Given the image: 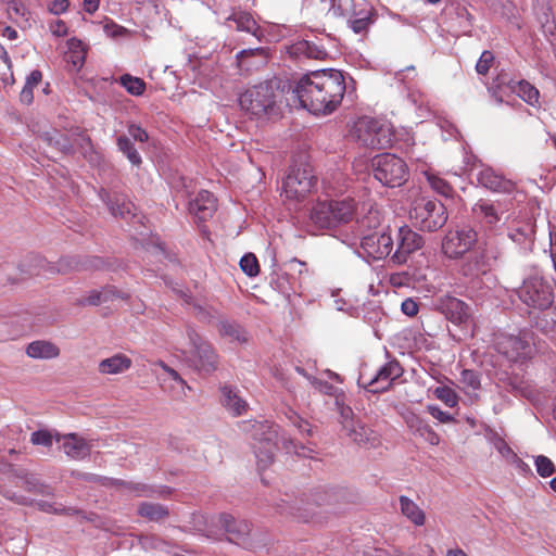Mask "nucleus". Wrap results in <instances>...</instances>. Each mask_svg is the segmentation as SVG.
<instances>
[{
  "instance_id": "29",
  "label": "nucleus",
  "mask_w": 556,
  "mask_h": 556,
  "mask_svg": "<svg viewBox=\"0 0 556 556\" xmlns=\"http://www.w3.org/2000/svg\"><path fill=\"white\" fill-rule=\"evenodd\" d=\"M222 404L233 416H240L245 413L248 403L239 395L238 391L229 386L220 388Z\"/></svg>"
},
{
  "instance_id": "51",
  "label": "nucleus",
  "mask_w": 556,
  "mask_h": 556,
  "mask_svg": "<svg viewBox=\"0 0 556 556\" xmlns=\"http://www.w3.org/2000/svg\"><path fill=\"white\" fill-rule=\"evenodd\" d=\"M460 382L471 390H478L480 388L479 375L470 369H464L460 372Z\"/></svg>"
},
{
  "instance_id": "46",
  "label": "nucleus",
  "mask_w": 556,
  "mask_h": 556,
  "mask_svg": "<svg viewBox=\"0 0 556 556\" xmlns=\"http://www.w3.org/2000/svg\"><path fill=\"white\" fill-rule=\"evenodd\" d=\"M534 465L538 473L543 478L551 477L556 471L554 463L547 456L544 455L536 456L534 458Z\"/></svg>"
},
{
  "instance_id": "31",
  "label": "nucleus",
  "mask_w": 556,
  "mask_h": 556,
  "mask_svg": "<svg viewBox=\"0 0 556 556\" xmlns=\"http://www.w3.org/2000/svg\"><path fill=\"white\" fill-rule=\"evenodd\" d=\"M132 365L131 359L125 354L117 353L99 363L98 369L103 375H118L128 370Z\"/></svg>"
},
{
  "instance_id": "48",
  "label": "nucleus",
  "mask_w": 556,
  "mask_h": 556,
  "mask_svg": "<svg viewBox=\"0 0 556 556\" xmlns=\"http://www.w3.org/2000/svg\"><path fill=\"white\" fill-rule=\"evenodd\" d=\"M435 396L450 407H454L458 403L457 394L448 387H439L434 391Z\"/></svg>"
},
{
  "instance_id": "45",
  "label": "nucleus",
  "mask_w": 556,
  "mask_h": 556,
  "mask_svg": "<svg viewBox=\"0 0 556 556\" xmlns=\"http://www.w3.org/2000/svg\"><path fill=\"white\" fill-rule=\"evenodd\" d=\"M240 268L249 277H255L260 273V265L256 256L253 253L244 254L240 260Z\"/></svg>"
},
{
  "instance_id": "18",
  "label": "nucleus",
  "mask_w": 556,
  "mask_h": 556,
  "mask_svg": "<svg viewBox=\"0 0 556 556\" xmlns=\"http://www.w3.org/2000/svg\"><path fill=\"white\" fill-rule=\"evenodd\" d=\"M361 248L369 257L381 260L392 252L393 240L390 233L372 232L362 238Z\"/></svg>"
},
{
  "instance_id": "53",
  "label": "nucleus",
  "mask_w": 556,
  "mask_h": 556,
  "mask_svg": "<svg viewBox=\"0 0 556 556\" xmlns=\"http://www.w3.org/2000/svg\"><path fill=\"white\" fill-rule=\"evenodd\" d=\"M289 420L292 425L298 428L299 432L302 434L311 435L313 433V429L308 421L301 418L295 412L290 410V415L288 416Z\"/></svg>"
},
{
  "instance_id": "57",
  "label": "nucleus",
  "mask_w": 556,
  "mask_h": 556,
  "mask_svg": "<svg viewBox=\"0 0 556 556\" xmlns=\"http://www.w3.org/2000/svg\"><path fill=\"white\" fill-rule=\"evenodd\" d=\"M417 434L424 438L431 445H438L440 443V437L433 431L428 422Z\"/></svg>"
},
{
  "instance_id": "44",
  "label": "nucleus",
  "mask_w": 556,
  "mask_h": 556,
  "mask_svg": "<svg viewBox=\"0 0 556 556\" xmlns=\"http://www.w3.org/2000/svg\"><path fill=\"white\" fill-rule=\"evenodd\" d=\"M37 507L45 513L58 514V515H78L81 511L73 508V507H62V505L56 503H50L47 501H39L36 503Z\"/></svg>"
},
{
  "instance_id": "49",
  "label": "nucleus",
  "mask_w": 556,
  "mask_h": 556,
  "mask_svg": "<svg viewBox=\"0 0 556 556\" xmlns=\"http://www.w3.org/2000/svg\"><path fill=\"white\" fill-rule=\"evenodd\" d=\"M312 384L314 386L315 389H317L320 393H324V394H327V395H332V396H336V403L337 405H339V408L341 406H344L343 404H340L339 402V394H338V389L336 387H333L332 384H330L329 382L327 381H323V380H319L317 378H313L312 379Z\"/></svg>"
},
{
  "instance_id": "59",
  "label": "nucleus",
  "mask_w": 556,
  "mask_h": 556,
  "mask_svg": "<svg viewBox=\"0 0 556 556\" xmlns=\"http://www.w3.org/2000/svg\"><path fill=\"white\" fill-rule=\"evenodd\" d=\"M369 23L370 20L368 16L349 20L350 27L353 29L355 34H361L365 31Z\"/></svg>"
},
{
  "instance_id": "13",
  "label": "nucleus",
  "mask_w": 556,
  "mask_h": 556,
  "mask_svg": "<svg viewBox=\"0 0 556 556\" xmlns=\"http://www.w3.org/2000/svg\"><path fill=\"white\" fill-rule=\"evenodd\" d=\"M505 86L508 87L513 92H516L523 101L530 105H535L539 103L540 92L534 86L526 80L515 81L514 79L508 78L506 74L498 75L494 81V85L489 88L491 96L498 103L503 101L502 94H500V92Z\"/></svg>"
},
{
  "instance_id": "54",
  "label": "nucleus",
  "mask_w": 556,
  "mask_h": 556,
  "mask_svg": "<svg viewBox=\"0 0 556 556\" xmlns=\"http://www.w3.org/2000/svg\"><path fill=\"white\" fill-rule=\"evenodd\" d=\"M103 303L113 301L115 299L128 300L129 295L123 291L117 290L115 287H104L100 290Z\"/></svg>"
},
{
  "instance_id": "14",
  "label": "nucleus",
  "mask_w": 556,
  "mask_h": 556,
  "mask_svg": "<svg viewBox=\"0 0 556 556\" xmlns=\"http://www.w3.org/2000/svg\"><path fill=\"white\" fill-rule=\"evenodd\" d=\"M496 349L509 362H523L533 353L532 344L526 336L502 334L496 340Z\"/></svg>"
},
{
  "instance_id": "63",
  "label": "nucleus",
  "mask_w": 556,
  "mask_h": 556,
  "mask_svg": "<svg viewBox=\"0 0 556 556\" xmlns=\"http://www.w3.org/2000/svg\"><path fill=\"white\" fill-rule=\"evenodd\" d=\"M401 309L405 315L414 317L418 314L419 306L417 302L408 298L402 302Z\"/></svg>"
},
{
  "instance_id": "42",
  "label": "nucleus",
  "mask_w": 556,
  "mask_h": 556,
  "mask_svg": "<svg viewBox=\"0 0 556 556\" xmlns=\"http://www.w3.org/2000/svg\"><path fill=\"white\" fill-rule=\"evenodd\" d=\"M119 84L132 96H141L146 90L144 80L129 74L122 75Z\"/></svg>"
},
{
  "instance_id": "2",
  "label": "nucleus",
  "mask_w": 556,
  "mask_h": 556,
  "mask_svg": "<svg viewBox=\"0 0 556 556\" xmlns=\"http://www.w3.org/2000/svg\"><path fill=\"white\" fill-rule=\"evenodd\" d=\"M285 94L278 80H266L248 88L239 98L241 109L256 118L278 116Z\"/></svg>"
},
{
  "instance_id": "61",
  "label": "nucleus",
  "mask_w": 556,
  "mask_h": 556,
  "mask_svg": "<svg viewBox=\"0 0 556 556\" xmlns=\"http://www.w3.org/2000/svg\"><path fill=\"white\" fill-rule=\"evenodd\" d=\"M104 266V262L102 258L100 257H91L89 260H87L84 264L79 265L78 263H75L74 266H72V268L74 269H79V268H84V269H100Z\"/></svg>"
},
{
  "instance_id": "5",
  "label": "nucleus",
  "mask_w": 556,
  "mask_h": 556,
  "mask_svg": "<svg viewBox=\"0 0 556 556\" xmlns=\"http://www.w3.org/2000/svg\"><path fill=\"white\" fill-rule=\"evenodd\" d=\"M517 294L526 305L546 309L554 302V285L543 277L529 276L517 290Z\"/></svg>"
},
{
  "instance_id": "9",
  "label": "nucleus",
  "mask_w": 556,
  "mask_h": 556,
  "mask_svg": "<svg viewBox=\"0 0 556 556\" xmlns=\"http://www.w3.org/2000/svg\"><path fill=\"white\" fill-rule=\"evenodd\" d=\"M477 232L469 226L451 229L443 239L442 251L448 258H459L477 243Z\"/></svg>"
},
{
  "instance_id": "4",
  "label": "nucleus",
  "mask_w": 556,
  "mask_h": 556,
  "mask_svg": "<svg viewBox=\"0 0 556 556\" xmlns=\"http://www.w3.org/2000/svg\"><path fill=\"white\" fill-rule=\"evenodd\" d=\"M374 176L383 186L395 188L405 184L408 179L406 163L391 153H382L372 160Z\"/></svg>"
},
{
  "instance_id": "35",
  "label": "nucleus",
  "mask_w": 556,
  "mask_h": 556,
  "mask_svg": "<svg viewBox=\"0 0 556 556\" xmlns=\"http://www.w3.org/2000/svg\"><path fill=\"white\" fill-rule=\"evenodd\" d=\"M329 201L318 202L311 211L312 222L319 228H329L334 226V218Z\"/></svg>"
},
{
  "instance_id": "50",
  "label": "nucleus",
  "mask_w": 556,
  "mask_h": 556,
  "mask_svg": "<svg viewBox=\"0 0 556 556\" xmlns=\"http://www.w3.org/2000/svg\"><path fill=\"white\" fill-rule=\"evenodd\" d=\"M55 435L48 430H38L31 433L30 442L35 445H43L50 447Z\"/></svg>"
},
{
  "instance_id": "58",
  "label": "nucleus",
  "mask_w": 556,
  "mask_h": 556,
  "mask_svg": "<svg viewBox=\"0 0 556 556\" xmlns=\"http://www.w3.org/2000/svg\"><path fill=\"white\" fill-rule=\"evenodd\" d=\"M428 410L431 414V416L438 419L440 422L448 424L455 421L454 417L450 413L443 412L441 408L437 406H428Z\"/></svg>"
},
{
  "instance_id": "23",
  "label": "nucleus",
  "mask_w": 556,
  "mask_h": 556,
  "mask_svg": "<svg viewBox=\"0 0 556 556\" xmlns=\"http://www.w3.org/2000/svg\"><path fill=\"white\" fill-rule=\"evenodd\" d=\"M477 179L482 187L493 192L510 193L515 189V184L511 180L497 174L491 167L480 169Z\"/></svg>"
},
{
  "instance_id": "27",
  "label": "nucleus",
  "mask_w": 556,
  "mask_h": 556,
  "mask_svg": "<svg viewBox=\"0 0 556 556\" xmlns=\"http://www.w3.org/2000/svg\"><path fill=\"white\" fill-rule=\"evenodd\" d=\"M441 311L445 317L456 325L466 323L469 318V308L465 302L456 298H446L441 303Z\"/></svg>"
},
{
  "instance_id": "3",
  "label": "nucleus",
  "mask_w": 556,
  "mask_h": 556,
  "mask_svg": "<svg viewBox=\"0 0 556 556\" xmlns=\"http://www.w3.org/2000/svg\"><path fill=\"white\" fill-rule=\"evenodd\" d=\"M409 217L421 230L437 231L446 224L447 211L440 201L420 199L415 201Z\"/></svg>"
},
{
  "instance_id": "52",
  "label": "nucleus",
  "mask_w": 556,
  "mask_h": 556,
  "mask_svg": "<svg viewBox=\"0 0 556 556\" xmlns=\"http://www.w3.org/2000/svg\"><path fill=\"white\" fill-rule=\"evenodd\" d=\"M493 62H494L493 53L489 50L483 51L476 64L477 73L480 75H485L489 72Z\"/></svg>"
},
{
  "instance_id": "16",
  "label": "nucleus",
  "mask_w": 556,
  "mask_h": 556,
  "mask_svg": "<svg viewBox=\"0 0 556 556\" xmlns=\"http://www.w3.org/2000/svg\"><path fill=\"white\" fill-rule=\"evenodd\" d=\"M396 242V250L391 257L396 264L406 263L408 256L424 244L421 236L413 231L408 226L399 228Z\"/></svg>"
},
{
  "instance_id": "15",
  "label": "nucleus",
  "mask_w": 556,
  "mask_h": 556,
  "mask_svg": "<svg viewBox=\"0 0 556 556\" xmlns=\"http://www.w3.org/2000/svg\"><path fill=\"white\" fill-rule=\"evenodd\" d=\"M498 257V252L489 244L475 250L462 266V273L467 277H476L491 269Z\"/></svg>"
},
{
  "instance_id": "17",
  "label": "nucleus",
  "mask_w": 556,
  "mask_h": 556,
  "mask_svg": "<svg viewBox=\"0 0 556 556\" xmlns=\"http://www.w3.org/2000/svg\"><path fill=\"white\" fill-rule=\"evenodd\" d=\"M332 498V493H329L328 491L325 490L317 491L312 495V501L305 503L301 501V505L280 506V513L295 515L300 519L307 521L315 515L314 506L330 505Z\"/></svg>"
},
{
  "instance_id": "36",
  "label": "nucleus",
  "mask_w": 556,
  "mask_h": 556,
  "mask_svg": "<svg viewBox=\"0 0 556 556\" xmlns=\"http://www.w3.org/2000/svg\"><path fill=\"white\" fill-rule=\"evenodd\" d=\"M400 507L402 514L416 526L425 523V514L419 506L405 495L400 496Z\"/></svg>"
},
{
  "instance_id": "7",
  "label": "nucleus",
  "mask_w": 556,
  "mask_h": 556,
  "mask_svg": "<svg viewBox=\"0 0 556 556\" xmlns=\"http://www.w3.org/2000/svg\"><path fill=\"white\" fill-rule=\"evenodd\" d=\"M191 345L189 362L198 371L211 374L217 369L218 355L210 342L204 340L194 329L187 330Z\"/></svg>"
},
{
  "instance_id": "24",
  "label": "nucleus",
  "mask_w": 556,
  "mask_h": 556,
  "mask_svg": "<svg viewBox=\"0 0 556 556\" xmlns=\"http://www.w3.org/2000/svg\"><path fill=\"white\" fill-rule=\"evenodd\" d=\"M288 53L292 58H306L313 60H325L328 55L326 48L311 40H299L288 47Z\"/></svg>"
},
{
  "instance_id": "60",
  "label": "nucleus",
  "mask_w": 556,
  "mask_h": 556,
  "mask_svg": "<svg viewBox=\"0 0 556 556\" xmlns=\"http://www.w3.org/2000/svg\"><path fill=\"white\" fill-rule=\"evenodd\" d=\"M102 295L100 294V290H92L85 299L78 300L79 305H92L97 306L102 304Z\"/></svg>"
},
{
  "instance_id": "33",
  "label": "nucleus",
  "mask_w": 556,
  "mask_h": 556,
  "mask_svg": "<svg viewBox=\"0 0 556 556\" xmlns=\"http://www.w3.org/2000/svg\"><path fill=\"white\" fill-rule=\"evenodd\" d=\"M217 330L222 337L227 338L230 341L245 343L249 340L248 332L236 321L225 318L219 319L217 323Z\"/></svg>"
},
{
  "instance_id": "56",
  "label": "nucleus",
  "mask_w": 556,
  "mask_h": 556,
  "mask_svg": "<svg viewBox=\"0 0 556 556\" xmlns=\"http://www.w3.org/2000/svg\"><path fill=\"white\" fill-rule=\"evenodd\" d=\"M404 419L407 427L416 434L421 430V428L425 425H427L426 420L421 419L418 415L410 412L404 415Z\"/></svg>"
},
{
  "instance_id": "55",
  "label": "nucleus",
  "mask_w": 556,
  "mask_h": 556,
  "mask_svg": "<svg viewBox=\"0 0 556 556\" xmlns=\"http://www.w3.org/2000/svg\"><path fill=\"white\" fill-rule=\"evenodd\" d=\"M249 56H260L261 64H265L268 59V54L265 48L245 49L237 54V59L240 62H243V60Z\"/></svg>"
},
{
  "instance_id": "38",
  "label": "nucleus",
  "mask_w": 556,
  "mask_h": 556,
  "mask_svg": "<svg viewBox=\"0 0 556 556\" xmlns=\"http://www.w3.org/2000/svg\"><path fill=\"white\" fill-rule=\"evenodd\" d=\"M375 140L370 141V149H387L392 144L393 135L387 125L377 121V129L375 131Z\"/></svg>"
},
{
  "instance_id": "26",
  "label": "nucleus",
  "mask_w": 556,
  "mask_h": 556,
  "mask_svg": "<svg viewBox=\"0 0 556 556\" xmlns=\"http://www.w3.org/2000/svg\"><path fill=\"white\" fill-rule=\"evenodd\" d=\"M99 197L103 202L106 203L113 216H119L121 218L124 219L135 216V205L131 202L126 201L124 197L115 195L114 198H112L105 189H101L99 191Z\"/></svg>"
},
{
  "instance_id": "6",
  "label": "nucleus",
  "mask_w": 556,
  "mask_h": 556,
  "mask_svg": "<svg viewBox=\"0 0 556 556\" xmlns=\"http://www.w3.org/2000/svg\"><path fill=\"white\" fill-rule=\"evenodd\" d=\"M315 185L316 176L312 167L301 163L290 166L281 189L287 199L300 201L312 191Z\"/></svg>"
},
{
  "instance_id": "37",
  "label": "nucleus",
  "mask_w": 556,
  "mask_h": 556,
  "mask_svg": "<svg viewBox=\"0 0 556 556\" xmlns=\"http://www.w3.org/2000/svg\"><path fill=\"white\" fill-rule=\"evenodd\" d=\"M138 513L150 521H161L168 517L169 510L159 503L143 502L139 505Z\"/></svg>"
},
{
  "instance_id": "47",
  "label": "nucleus",
  "mask_w": 556,
  "mask_h": 556,
  "mask_svg": "<svg viewBox=\"0 0 556 556\" xmlns=\"http://www.w3.org/2000/svg\"><path fill=\"white\" fill-rule=\"evenodd\" d=\"M331 11L337 16H351L355 13L354 0H332Z\"/></svg>"
},
{
  "instance_id": "1",
  "label": "nucleus",
  "mask_w": 556,
  "mask_h": 556,
  "mask_svg": "<svg viewBox=\"0 0 556 556\" xmlns=\"http://www.w3.org/2000/svg\"><path fill=\"white\" fill-rule=\"evenodd\" d=\"M345 79L338 70H323L302 76L291 89L301 108L315 115L334 112L345 93Z\"/></svg>"
},
{
  "instance_id": "12",
  "label": "nucleus",
  "mask_w": 556,
  "mask_h": 556,
  "mask_svg": "<svg viewBox=\"0 0 556 556\" xmlns=\"http://www.w3.org/2000/svg\"><path fill=\"white\" fill-rule=\"evenodd\" d=\"M340 415L342 417V428L346 435L361 446L371 447L379 443V438L376 431L352 418L353 412L349 406L340 407Z\"/></svg>"
},
{
  "instance_id": "11",
  "label": "nucleus",
  "mask_w": 556,
  "mask_h": 556,
  "mask_svg": "<svg viewBox=\"0 0 556 556\" xmlns=\"http://www.w3.org/2000/svg\"><path fill=\"white\" fill-rule=\"evenodd\" d=\"M403 375V368L396 359L386 363L379 368L375 376L366 378L361 375L358 386L371 393H381L389 390L392 382Z\"/></svg>"
},
{
  "instance_id": "21",
  "label": "nucleus",
  "mask_w": 556,
  "mask_h": 556,
  "mask_svg": "<svg viewBox=\"0 0 556 556\" xmlns=\"http://www.w3.org/2000/svg\"><path fill=\"white\" fill-rule=\"evenodd\" d=\"M217 210V201L214 195L202 190L189 202V213L194 216L198 223H204L213 217Z\"/></svg>"
},
{
  "instance_id": "10",
  "label": "nucleus",
  "mask_w": 556,
  "mask_h": 556,
  "mask_svg": "<svg viewBox=\"0 0 556 556\" xmlns=\"http://www.w3.org/2000/svg\"><path fill=\"white\" fill-rule=\"evenodd\" d=\"M255 434L257 444H254V452L257 459V466L261 469L267 468L274 460V455L277 445L278 427L268 422L257 424L255 426Z\"/></svg>"
},
{
  "instance_id": "39",
  "label": "nucleus",
  "mask_w": 556,
  "mask_h": 556,
  "mask_svg": "<svg viewBox=\"0 0 556 556\" xmlns=\"http://www.w3.org/2000/svg\"><path fill=\"white\" fill-rule=\"evenodd\" d=\"M230 20L235 22L238 30L250 33L256 37L258 36L260 27L249 13H236Z\"/></svg>"
},
{
  "instance_id": "43",
  "label": "nucleus",
  "mask_w": 556,
  "mask_h": 556,
  "mask_svg": "<svg viewBox=\"0 0 556 556\" xmlns=\"http://www.w3.org/2000/svg\"><path fill=\"white\" fill-rule=\"evenodd\" d=\"M425 175L430 187L435 192L446 198L452 195L453 188L445 179L441 178L439 175L431 172H426Z\"/></svg>"
},
{
  "instance_id": "32",
  "label": "nucleus",
  "mask_w": 556,
  "mask_h": 556,
  "mask_svg": "<svg viewBox=\"0 0 556 556\" xmlns=\"http://www.w3.org/2000/svg\"><path fill=\"white\" fill-rule=\"evenodd\" d=\"M40 138L48 144V147L52 148L56 152L62 154H68L73 152V144L70 138L56 129L43 132Z\"/></svg>"
},
{
  "instance_id": "28",
  "label": "nucleus",
  "mask_w": 556,
  "mask_h": 556,
  "mask_svg": "<svg viewBox=\"0 0 556 556\" xmlns=\"http://www.w3.org/2000/svg\"><path fill=\"white\" fill-rule=\"evenodd\" d=\"M60 348L48 340H36L27 344L25 353L35 359H53L59 357Z\"/></svg>"
},
{
  "instance_id": "41",
  "label": "nucleus",
  "mask_w": 556,
  "mask_h": 556,
  "mask_svg": "<svg viewBox=\"0 0 556 556\" xmlns=\"http://www.w3.org/2000/svg\"><path fill=\"white\" fill-rule=\"evenodd\" d=\"M497 448L502 456L505 457L508 463L514 465L519 472L523 475L531 473L529 465L525 463L505 442H502Z\"/></svg>"
},
{
  "instance_id": "34",
  "label": "nucleus",
  "mask_w": 556,
  "mask_h": 556,
  "mask_svg": "<svg viewBox=\"0 0 556 556\" xmlns=\"http://www.w3.org/2000/svg\"><path fill=\"white\" fill-rule=\"evenodd\" d=\"M334 218V224L348 223L355 214V202L353 199L331 200L329 201Z\"/></svg>"
},
{
  "instance_id": "62",
  "label": "nucleus",
  "mask_w": 556,
  "mask_h": 556,
  "mask_svg": "<svg viewBox=\"0 0 556 556\" xmlns=\"http://www.w3.org/2000/svg\"><path fill=\"white\" fill-rule=\"evenodd\" d=\"M128 134L136 141L146 142L149 139L148 132L138 125H130L128 127Z\"/></svg>"
},
{
  "instance_id": "40",
  "label": "nucleus",
  "mask_w": 556,
  "mask_h": 556,
  "mask_svg": "<svg viewBox=\"0 0 556 556\" xmlns=\"http://www.w3.org/2000/svg\"><path fill=\"white\" fill-rule=\"evenodd\" d=\"M117 147L118 150L128 159V161L135 165L139 166L142 163L141 156L131 142L130 138L127 136H119L117 138Z\"/></svg>"
},
{
  "instance_id": "19",
  "label": "nucleus",
  "mask_w": 556,
  "mask_h": 556,
  "mask_svg": "<svg viewBox=\"0 0 556 556\" xmlns=\"http://www.w3.org/2000/svg\"><path fill=\"white\" fill-rule=\"evenodd\" d=\"M228 540L238 545L250 547L251 525L247 520H237L231 515L222 514L218 518Z\"/></svg>"
},
{
  "instance_id": "20",
  "label": "nucleus",
  "mask_w": 556,
  "mask_h": 556,
  "mask_svg": "<svg viewBox=\"0 0 556 556\" xmlns=\"http://www.w3.org/2000/svg\"><path fill=\"white\" fill-rule=\"evenodd\" d=\"M471 211L473 217L490 229L502 220L505 213L500 202L495 203L489 200H479Z\"/></svg>"
},
{
  "instance_id": "22",
  "label": "nucleus",
  "mask_w": 556,
  "mask_h": 556,
  "mask_svg": "<svg viewBox=\"0 0 556 556\" xmlns=\"http://www.w3.org/2000/svg\"><path fill=\"white\" fill-rule=\"evenodd\" d=\"M55 441L62 442V450L73 459H84L90 454L91 444L75 433L60 435L55 433Z\"/></svg>"
},
{
  "instance_id": "8",
  "label": "nucleus",
  "mask_w": 556,
  "mask_h": 556,
  "mask_svg": "<svg viewBox=\"0 0 556 556\" xmlns=\"http://www.w3.org/2000/svg\"><path fill=\"white\" fill-rule=\"evenodd\" d=\"M78 479H81L86 482L99 483L105 486H116L124 488L128 492L135 494L136 496H167L170 494V489L167 486H161L159 489H153L150 485L143 483L128 482L124 480H116L108 477H102L93 473H81L78 472L75 475Z\"/></svg>"
},
{
  "instance_id": "64",
  "label": "nucleus",
  "mask_w": 556,
  "mask_h": 556,
  "mask_svg": "<svg viewBox=\"0 0 556 556\" xmlns=\"http://www.w3.org/2000/svg\"><path fill=\"white\" fill-rule=\"evenodd\" d=\"M104 31L111 38L122 37L128 33V30L125 27L116 25L114 23L106 24L104 26Z\"/></svg>"
},
{
  "instance_id": "25",
  "label": "nucleus",
  "mask_w": 556,
  "mask_h": 556,
  "mask_svg": "<svg viewBox=\"0 0 556 556\" xmlns=\"http://www.w3.org/2000/svg\"><path fill=\"white\" fill-rule=\"evenodd\" d=\"M0 470L10 472L16 479L21 480V485L28 492L49 494L48 486L42 484L35 475L29 473L24 469H16L10 464L0 463Z\"/></svg>"
},
{
  "instance_id": "30",
  "label": "nucleus",
  "mask_w": 556,
  "mask_h": 556,
  "mask_svg": "<svg viewBox=\"0 0 556 556\" xmlns=\"http://www.w3.org/2000/svg\"><path fill=\"white\" fill-rule=\"evenodd\" d=\"M376 129L377 119L370 117H362L355 123L352 135L359 144L366 148H370V141L376 139Z\"/></svg>"
}]
</instances>
